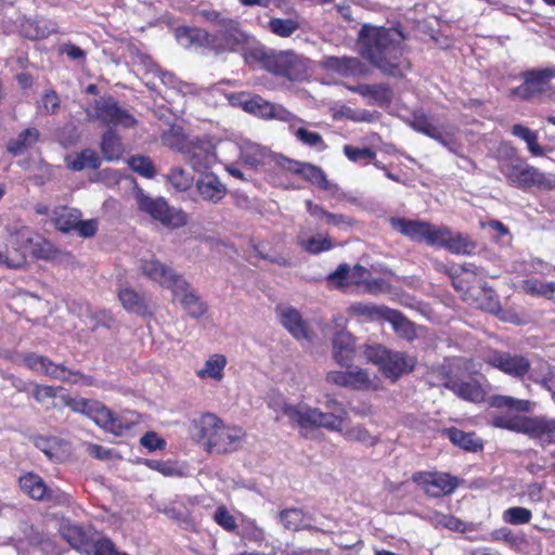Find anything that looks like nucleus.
<instances>
[{
    "mask_svg": "<svg viewBox=\"0 0 555 555\" xmlns=\"http://www.w3.org/2000/svg\"><path fill=\"white\" fill-rule=\"evenodd\" d=\"M344 153L351 162H359L361 159H374L376 157V153L369 147L359 149L351 145H345Z\"/></svg>",
    "mask_w": 555,
    "mask_h": 555,
    "instance_id": "nucleus-64",
    "label": "nucleus"
},
{
    "mask_svg": "<svg viewBox=\"0 0 555 555\" xmlns=\"http://www.w3.org/2000/svg\"><path fill=\"white\" fill-rule=\"evenodd\" d=\"M139 269L144 276L163 287L171 289V292L185 289L186 281L184 278L154 257L142 259Z\"/></svg>",
    "mask_w": 555,
    "mask_h": 555,
    "instance_id": "nucleus-15",
    "label": "nucleus"
},
{
    "mask_svg": "<svg viewBox=\"0 0 555 555\" xmlns=\"http://www.w3.org/2000/svg\"><path fill=\"white\" fill-rule=\"evenodd\" d=\"M347 387L357 390L375 389L376 385L373 379L370 378L369 373L363 369H357L354 371H348Z\"/></svg>",
    "mask_w": 555,
    "mask_h": 555,
    "instance_id": "nucleus-52",
    "label": "nucleus"
},
{
    "mask_svg": "<svg viewBox=\"0 0 555 555\" xmlns=\"http://www.w3.org/2000/svg\"><path fill=\"white\" fill-rule=\"evenodd\" d=\"M267 70L292 81L301 80L309 70L308 60L292 51L272 53L267 63Z\"/></svg>",
    "mask_w": 555,
    "mask_h": 555,
    "instance_id": "nucleus-13",
    "label": "nucleus"
},
{
    "mask_svg": "<svg viewBox=\"0 0 555 555\" xmlns=\"http://www.w3.org/2000/svg\"><path fill=\"white\" fill-rule=\"evenodd\" d=\"M386 321H388L393 330L401 336L411 339L414 335L413 324L406 320L399 311L390 309L387 312Z\"/></svg>",
    "mask_w": 555,
    "mask_h": 555,
    "instance_id": "nucleus-50",
    "label": "nucleus"
},
{
    "mask_svg": "<svg viewBox=\"0 0 555 555\" xmlns=\"http://www.w3.org/2000/svg\"><path fill=\"white\" fill-rule=\"evenodd\" d=\"M390 223L396 231L408 236L412 241L422 242L436 247L441 227L434 225L425 221L404 218H391Z\"/></svg>",
    "mask_w": 555,
    "mask_h": 555,
    "instance_id": "nucleus-16",
    "label": "nucleus"
},
{
    "mask_svg": "<svg viewBox=\"0 0 555 555\" xmlns=\"http://www.w3.org/2000/svg\"><path fill=\"white\" fill-rule=\"evenodd\" d=\"M98 426L116 436L130 428V425L122 417L116 416L108 408L96 401L88 415Z\"/></svg>",
    "mask_w": 555,
    "mask_h": 555,
    "instance_id": "nucleus-20",
    "label": "nucleus"
},
{
    "mask_svg": "<svg viewBox=\"0 0 555 555\" xmlns=\"http://www.w3.org/2000/svg\"><path fill=\"white\" fill-rule=\"evenodd\" d=\"M298 27V23L292 18H271L268 22V28L280 37H289Z\"/></svg>",
    "mask_w": 555,
    "mask_h": 555,
    "instance_id": "nucleus-56",
    "label": "nucleus"
},
{
    "mask_svg": "<svg viewBox=\"0 0 555 555\" xmlns=\"http://www.w3.org/2000/svg\"><path fill=\"white\" fill-rule=\"evenodd\" d=\"M63 537L81 554L91 555V537L90 534L78 525H68L63 529Z\"/></svg>",
    "mask_w": 555,
    "mask_h": 555,
    "instance_id": "nucleus-29",
    "label": "nucleus"
},
{
    "mask_svg": "<svg viewBox=\"0 0 555 555\" xmlns=\"http://www.w3.org/2000/svg\"><path fill=\"white\" fill-rule=\"evenodd\" d=\"M190 139H186L181 132L180 128H170L168 131L164 132L162 135L163 145L178 151L183 154V150L185 145L189 143Z\"/></svg>",
    "mask_w": 555,
    "mask_h": 555,
    "instance_id": "nucleus-54",
    "label": "nucleus"
},
{
    "mask_svg": "<svg viewBox=\"0 0 555 555\" xmlns=\"http://www.w3.org/2000/svg\"><path fill=\"white\" fill-rule=\"evenodd\" d=\"M35 444L47 455L49 460H59V455L56 453L59 443L56 438L39 437L35 440Z\"/></svg>",
    "mask_w": 555,
    "mask_h": 555,
    "instance_id": "nucleus-63",
    "label": "nucleus"
},
{
    "mask_svg": "<svg viewBox=\"0 0 555 555\" xmlns=\"http://www.w3.org/2000/svg\"><path fill=\"white\" fill-rule=\"evenodd\" d=\"M175 298L179 299L183 309L190 317L198 319L207 311V306L201 298L190 289V284L186 282L185 289L180 292H172Z\"/></svg>",
    "mask_w": 555,
    "mask_h": 555,
    "instance_id": "nucleus-28",
    "label": "nucleus"
},
{
    "mask_svg": "<svg viewBox=\"0 0 555 555\" xmlns=\"http://www.w3.org/2000/svg\"><path fill=\"white\" fill-rule=\"evenodd\" d=\"M29 253L37 258L49 259L53 256L54 248L49 241L34 234V240L33 244L30 245Z\"/></svg>",
    "mask_w": 555,
    "mask_h": 555,
    "instance_id": "nucleus-61",
    "label": "nucleus"
},
{
    "mask_svg": "<svg viewBox=\"0 0 555 555\" xmlns=\"http://www.w3.org/2000/svg\"><path fill=\"white\" fill-rule=\"evenodd\" d=\"M8 243L3 249V266L10 269L22 268L27 260L34 232L27 227L8 228Z\"/></svg>",
    "mask_w": 555,
    "mask_h": 555,
    "instance_id": "nucleus-11",
    "label": "nucleus"
},
{
    "mask_svg": "<svg viewBox=\"0 0 555 555\" xmlns=\"http://www.w3.org/2000/svg\"><path fill=\"white\" fill-rule=\"evenodd\" d=\"M487 362L503 373L522 379L531 367L528 358L521 354L495 351L488 357Z\"/></svg>",
    "mask_w": 555,
    "mask_h": 555,
    "instance_id": "nucleus-18",
    "label": "nucleus"
},
{
    "mask_svg": "<svg viewBox=\"0 0 555 555\" xmlns=\"http://www.w3.org/2000/svg\"><path fill=\"white\" fill-rule=\"evenodd\" d=\"M24 363L29 370L63 383L82 384L85 386H91L93 384L91 376L85 375L79 371H72L37 353L26 354L24 357Z\"/></svg>",
    "mask_w": 555,
    "mask_h": 555,
    "instance_id": "nucleus-9",
    "label": "nucleus"
},
{
    "mask_svg": "<svg viewBox=\"0 0 555 555\" xmlns=\"http://www.w3.org/2000/svg\"><path fill=\"white\" fill-rule=\"evenodd\" d=\"M354 340L349 332L338 331L333 338V357L341 366H348L353 359Z\"/></svg>",
    "mask_w": 555,
    "mask_h": 555,
    "instance_id": "nucleus-24",
    "label": "nucleus"
},
{
    "mask_svg": "<svg viewBox=\"0 0 555 555\" xmlns=\"http://www.w3.org/2000/svg\"><path fill=\"white\" fill-rule=\"evenodd\" d=\"M40 133L36 128H27L16 139L9 141L7 150L10 154L18 156L31 149L39 141Z\"/></svg>",
    "mask_w": 555,
    "mask_h": 555,
    "instance_id": "nucleus-35",
    "label": "nucleus"
},
{
    "mask_svg": "<svg viewBox=\"0 0 555 555\" xmlns=\"http://www.w3.org/2000/svg\"><path fill=\"white\" fill-rule=\"evenodd\" d=\"M79 218H81V212L76 208L67 206L56 207L52 211V222L62 232L75 230Z\"/></svg>",
    "mask_w": 555,
    "mask_h": 555,
    "instance_id": "nucleus-31",
    "label": "nucleus"
},
{
    "mask_svg": "<svg viewBox=\"0 0 555 555\" xmlns=\"http://www.w3.org/2000/svg\"><path fill=\"white\" fill-rule=\"evenodd\" d=\"M207 18L215 25V33L210 34L209 48L217 53H240L247 43L249 34L241 28L237 21L223 17L218 12L207 13Z\"/></svg>",
    "mask_w": 555,
    "mask_h": 555,
    "instance_id": "nucleus-5",
    "label": "nucleus"
},
{
    "mask_svg": "<svg viewBox=\"0 0 555 555\" xmlns=\"http://www.w3.org/2000/svg\"><path fill=\"white\" fill-rule=\"evenodd\" d=\"M186 163L195 171L210 168L217 162L216 146L210 139H190L183 150Z\"/></svg>",
    "mask_w": 555,
    "mask_h": 555,
    "instance_id": "nucleus-17",
    "label": "nucleus"
},
{
    "mask_svg": "<svg viewBox=\"0 0 555 555\" xmlns=\"http://www.w3.org/2000/svg\"><path fill=\"white\" fill-rule=\"evenodd\" d=\"M279 520L286 530L291 531H298L308 527L304 512L295 507L281 511Z\"/></svg>",
    "mask_w": 555,
    "mask_h": 555,
    "instance_id": "nucleus-42",
    "label": "nucleus"
},
{
    "mask_svg": "<svg viewBox=\"0 0 555 555\" xmlns=\"http://www.w3.org/2000/svg\"><path fill=\"white\" fill-rule=\"evenodd\" d=\"M350 90L354 93L362 95L363 98H367L372 103L378 105L389 104L392 100L391 89L384 83H363L350 88Z\"/></svg>",
    "mask_w": 555,
    "mask_h": 555,
    "instance_id": "nucleus-27",
    "label": "nucleus"
},
{
    "mask_svg": "<svg viewBox=\"0 0 555 555\" xmlns=\"http://www.w3.org/2000/svg\"><path fill=\"white\" fill-rule=\"evenodd\" d=\"M492 405L496 408H508L519 412H529L531 402L528 400L516 399L509 396H496L492 400Z\"/></svg>",
    "mask_w": 555,
    "mask_h": 555,
    "instance_id": "nucleus-58",
    "label": "nucleus"
},
{
    "mask_svg": "<svg viewBox=\"0 0 555 555\" xmlns=\"http://www.w3.org/2000/svg\"><path fill=\"white\" fill-rule=\"evenodd\" d=\"M359 64L360 63L357 59L347 56H327L323 60V66L326 69L336 72L341 76H350L354 74Z\"/></svg>",
    "mask_w": 555,
    "mask_h": 555,
    "instance_id": "nucleus-39",
    "label": "nucleus"
},
{
    "mask_svg": "<svg viewBox=\"0 0 555 555\" xmlns=\"http://www.w3.org/2000/svg\"><path fill=\"white\" fill-rule=\"evenodd\" d=\"M67 167L74 171H81L83 169H96L101 165L98 154L90 149L81 151L74 157L66 158Z\"/></svg>",
    "mask_w": 555,
    "mask_h": 555,
    "instance_id": "nucleus-37",
    "label": "nucleus"
},
{
    "mask_svg": "<svg viewBox=\"0 0 555 555\" xmlns=\"http://www.w3.org/2000/svg\"><path fill=\"white\" fill-rule=\"evenodd\" d=\"M444 434L450 441L466 451L476 452L482 448V443L473 433H465L457 428H448Z\"/></svg>",
    "mask_w": 555,
    "mask_h": 555,
    "instance_id": "nucleus-36",
    "label": "nucleus"
},
{
    "mask_svg": "<svg viewBox=\"0 0 555 555\" xmlns=\"http://www.w3.org/2000/svg\"><path fill=\"white\" fill-rule=\"evenodd\" d=\"M196 190L201 198L205 202L217 204L227 194V186L221 182L218 176L207 172L201 176L196 183Z\"/></svg>",
    "mask_w": 555,
    "mask_h": 555,
    "instance_id": "nucleus-21",
    "label": "nucleus"
},
{
    "mask_svg": "<svg viewBox=\"0 0 555 555\" xmlns=\"http://www.w3.org/2000/svg\"><path fill=\"white\" fill-rule=\"evenodd\" d=\"M214 519L220 527L228 531H235L238 527L233 515H231L224 506H219L216 509Z\"/></svg>",
    "mask_w": 555,
    "mask_h": 555,
    "instance_id": "nucleus-62",
    "label": "nucleus"
},
{
    "mask_svg": "<svg viewBox=\"0 0 555 555\" xmlns=\"http://www.w3.org/2000/svg\"><path fill=\"white\" fill-rule=\"evenodd\" d=\"M493 425L533 438L555 437V418L544 416H498L493 420Z\"/></svg>",
    "mask_w": 555,
    "mask_h": 555,
    "instance_id": "nucleus-10",
    "label": "nucleus"
},
{
    "mask_svg": "<svg viewBox=\"0 0 555 555\" xmlns=\"http://www.w3.org/2000/svg\"><path fill=\"white\" fill-rule=\"evenodd\" d=\"M524 82L514 89V94L524 100L541 99L552 91L555 67L533 68L522 74Z\"/></svg>",
    "mask_w": 555,
    "mask_h": 555,
    "instance_id": "nucleus-12",
    "label": "nucleus"
},
{
    "mask_svg": "<svg viewBox=\"0 0 555 555\" xmlns=\"http://www.w3.org/2000/svg\"><path fill=\"white\" fill-rule=\"evenodd\" d=\"M280 320L283 326L297 340H311V334L306 322L302 320L298 310L286 307L280 310Z\"/></svg>",
    "mask_w": 555,
    "mask_h": 555,
    "instance_id": "nucleus-23",
    "label": "nucleus"
},
{
    "mask_svg": "<svg viewBox=\"0 0 555 555\" xmlns=\"http://www.w3.org/2000/svg\"><path fill=\"white\" fill-rule=\"evenodd\" d=\"M350 311L357 315L369 317L371 319H384L387 318V312L390 308L385 306H375L372 304L358 302L350 307Z\"/></svg>",
    "mask_w": 555,
    "mask_h": 555,
    "instance_id": "nucleus-53",
    "label": "nucleus"
},
{
    "mask_svg": "<svg viewBox=\"0 0 555 555\" xmlns=\"http://www.w3.org/2000/svg\"><path fill=\"white\" fill-rule=\"evenodd\" d=\"M190 435L193 440L204 444L207 451L221 454L241 448L245 431L238 426L224 424L214 413H204L192 421Z\"/></svg>",
    "mask_w": 555,
    "mask_h": 555,
    "instance_id": "nucleus-2",
    "label": "nucleus"
},
{
    "mask_svg": "<svg viewBox=\"0 0 555 555\" xmlns=\"http://www.w3.org/2000/svg\"><path fill=\"white\" fill-rule=\"evenodd\" d=\"M86 115L90 121H100L106 126L132 127L135 118L117 101L112 98H100L90 103L86 108Z\"/></svg>",
    "mask_w": 555,
    "mask_h": 555,
    "instance_id": "nucleus-8",
    "label": "nucleus"
},
{
    "mask_svg": "<svg viewBox=\"0 0 555 555\" xmlns=\"http://www.w3.org/2000/svg\"><path fill=\"white\" fill-rule=\"evenodd\" d=\"M520 288L528 295L551 299L555 293V282L543 283L535 279H528L521 281Z\"/></svg>",
    "mask_w": 555,
    "mask_h": 555,
    "instance_id": "nucleus-44",
    "label": "nucleus"
},
{
    "mask_svg": "<svg viewBox=\"0 0 555 555\" xmlns=\"http://www.w3.org/2000/svg\"><path fill=\"white\" fill-rule=\"evenodd\" d=\"M267 156V150L255 143H245L241 147V158L243 163L251 168L263 164Z\"/></svg>",
    "mask_w": 555,
    "mask_h": 555,
    "instance_id": "nucleus-46",
    "label": "nucleus"
},
{
    "mask_svg": "<svg viewBox=\"0 0 555 555\" xmlns=\"http://www.w3.org/2000/svg\"><path fill=\"white\" fill-rule=\"evenodd\" d=\"M272 103L266 101L259 95H250L242 102L246 112L258 115L262 118H269L272 112Z\"/></svg>",
    "mask_w": 555,
    "mask_h": 555,
    "instance_id": "nucleus-49",
    "label": "nucleus"
},
{
    "mask_svg": "<svg viewBox=\"0 0 555 555\" xmlns=\"http://www.w3.org/2000/svg\"><path fill=\"white\" fill-rule=\"evenodd\" d=\"M412 481L431 498L449 495L460 485L457 477L443 472H416L412 475Z\"/></svg>",
    "mask_w": 555,
    "mask_h": 555,
    "instance_id": "nucleus-14",
    "label": "nucleus"
},
{
    "mask_svg": "<svg viewBox=\"0 0 555 555\" xmlns=\"http://www.w3.org/2000/svg\"><path fill=\"white\" fill-rule=\"evenodd\" d=\"M270 405L287 416L293 424H296L301 434L315 427H323L333 431L343 430V416L336 413L322 412L318 408L309 406L305 403L292 405L283 398H278L270 402Z\"/></svg>",
    "mask_w": 555,
    "mask_h": 555,
    "instance_id": "nucleus-3",
    "label": "nucleus"
},
{
    "mask_svg": "<svg viewBox=\"0 0 555 555\" xmlns=\"http://www.w3.org/2000/svg\"><path fill=\"white\" fill-rule=\"evenodd\" d=\"M101 150L103 156L107 160L118 159L124 153V147L120 138L115 133L114 130L108 129L104 132L101 142Z\"/></svg>",
    "mask_w": 555,
    "mask_h": 555,
    "instance_id": "nucleus-41",
    "label": "nucleus"
},
{
    "mask_svg": "<svg viewBox=\"0 0 555 555\" xmlns=\"http://www.w3.org/2000/svg\"><path fill=\"white\" fill-rule=\"evenodd\" d=\"M118 299L122 307L130 312L143 313L146 310L144 298L132 288L120 289Z\"/></svg>",
    "mask_w": 555,
    "mask_h": 555,
    "instance_id": "nucleus-43",
    "label": "nucleus"
},
{
    "mask_svg": "<svg viewBox=\"0 0 555 555\" xmlns=\"http://www.w3.org/2000/svg\"><path fill=\"white\" fill-rule=\"evenodd\" d=\"M130 168L145 178H153L155 176V168L151 159L146 156L135 155L128 159Z\"/></svg>",
    "mask_w": 555,
    "mask_h": 555,
    "instance_id": "nucleus-60",
    "label": "nucleus"
},
{
    "mask_svg": "<svg viewBox=\"0 0 555 555\" xmlns=\"http://www.w3.org/2000/svg\"><path fill=\"white\" fill-rule=\"evenodd\" d=\"M306 209L311 217L318 220L324 221L326 224L334 225L337 228H344L350 224V220L347 216L341 214H332L325 210L322 206L314 204L312 201L307 199L305 202Z\"/></svg>",
    "mask_w": 555,
    "mask_h": 555,
    "instance_id": "nucleus-34",
    "label": "nucleus"
},
{
    "mask_svg": "<svg viewBox=\"0 0 555 555\" xmlns=\"http://www.w3.org/2000/svg\"><path fill=\"white\" fill-rule=\"evenodd\" d=\"M227 364V359L222 354H214L206 362L202 370L197 371V376L201 378L210 377L220 380L223 376V370Z\"/></svg>",
    "mask_w": 555,
    "mask_h": 555,
    "instance_id": "nucleus-45",
    "label": "nucleus"
},
{
    "mask_svg": "<svg viewBox=\"0 0 555 555\" xmlns=\"http://www.w3.org/2000/svg\"><path fill=\"white\" fill-rule=\"evenodd\" d=\"M343 436L350 441L360 442L364 446H375L378 441L377 437L373 436L363 425H354L347 428Z\"/></svg>",
    "mask_w": 555,
    "mask_h": 555,
    "instance_id": "nucleus-51",
    "label": "nucleus"
},
{
    "mask_svg": "<svg viewBox=\"0 0 555 555\" xmlns=\"http://www.w3.org/2000/svg\"><path fill=\"white\" fill-rule=\"evenodd\" d=\"M21 489L35 500L50 499L51 493L42 478L36 474L28 473L20 478Z\"/></svg>",
    "mask_w": 555,
    "mask_h": 555,
    "instance_id": "nucleus-33",
    "label": "nucleus"
},
{
    "mask_svg": "<svg viewBox=\"0 0 555 555\" xmlns=\"http://www.w3.org/2000/svg\"><path fill=\"white\" fill-rule=\"evenodd\" d=\"M364 356L370 362L377 364L386 377L393 380L411 372L416 363L414 357L405 352L388 350L380 345L366 346Z\"/></svg>",
    "mask_w": 555,
    "mask_h": 555,
    "instance_id": "nucleus-7",
    "label": "nucleus"
},
{
    "mask_svg": "<svg viewBox=\"0 0 555 555\" xmlns=\"http://www.w3.org/2000/svg\"><path fill=\"white\" fill-rule=\"evenodd\" d=\"M23 27L25 36L33 40L47 38L57 33L56 23L43 17L27 20Z\"/></svg>",
    "mask_w": 555,
    "mask_h": 555,
    "instance_id": "nucleus-32",
    "label": "nucleus"
},
{
    "mask_svg": "<svg viewBox=\"0 0 555 555\" xmlns=\"http://www.w3.org/2000/svg\"><path fill=\"white\" fill-rule=\"evenodd\" d=\"M238 528V534L250 542L261 543L264 538V530L254 519L243 518Z\"/></svg>",
    "mask_w": 555,
    "mask_h": 555,
    "instance_id": "nucleus-48",
    "label": "nucleus"
},
{
    "mask_svg": "<svg viewBox=\"0 0 555 555\" xmlns=\"http://www.w3.org/2000/svg\"><path fill=\"white\" fill-rule=\"evenodd\" d=\"M430 522L436 528L442 527L455 532H465L467 530L466 522L453 515H448L440 512H434L430 515Z\"/></svg>",
    "mask_w": 555,
    "mask_h": 555,
    "instance_id": "nucleus-47",
    "label": "nucleus"
},
{
    "mask_svg": "<svg viewBox=\"0 0 555 555\" xmlns=\"http://www.w3.org/2000/svg\"><path fill=\"white\" fill-rule=\"evenodd\" d=\"M403 33L397 28L363 25L359 33L361 54L382 72L397 76L398 60L403 54Z\"/></svg>",
    "mask_w": 555,
    "mask_h": 555,
    "instance_id": "nucleus-1",
    "label": "nucleus"
},
{
    "mask_svg": "<svg viewBox=\"0 0 555 555\" xmlns=\"http://www.w3.org/2000/svg\"><path fill=\"white\" fill-rule=\"evenodd\" d=\"M168 182L180 192L189 190L193 184V177L184 169L176 167L167 175Z\"/></svg>",
    "mask_w": 555,
    "mask_h": 555,
    "instance_id": "nucleus-55",
    "label": "nucleus"
},
{
    "mask_svg": "<svg viewBox=\"0 0 555 555\" xmlns=\"http://www.w3.org/2000/svg\"><path fill=\"white\" fill-rule=\"evenodd\" d=\"M296 139L308 145L310 147H314L319 151H323L326 149V145L320 133L310 131L306 128H298L294 132Z\"/></svg>",
    "mask_w": 555,
    "mask_h": 555,
    "instance_id": "nucleus-59",
    "label": "nucleus"
},
{
    "mask_svg": "<svg viewBox=\"0 0 555 555\" xmlns=\"http://www.w3.org/2000/svg\"><path fill=\"white\" fill-rule=\"evenodd\" d=\"M436 247L444 248L454 255H473L477 247L468 234L454 232L448 227H441Z\"/></svg>",
    "mask_w": 555,
    "mask_h": 555,
    "instance_id": "nucleus-19",
    "label": "nucleus"
},
{
    "mask_svg": "<svg viewBox=\"0 0 555 555\" xmlns=\"http://www.w3.org/2000/svg\"><path fill=\"white\" fill-rule=\"evenodd\" d=\"M210 34L202 28L179 27L176 30V39L183 48H209Z\"/></svg>",
    "mask_w": 555,
    "mask_h": 555,
    "instance_id": "nucleus-26",
    "label": "nucleus"
},
{
    "mask_svg": "<svg viewBox=\"0 0 555 555\" xmlns=\"http://www.w3.org/2000/svg\"><path fill=\"white\" fill-rule=\"evenodd\" d=\"M300 176L322 190L336 191L337 186L330 183L325 172L318 166L304 163Z\"/></svg>",
    "mask_w": 555,
    "mask_h": 555,
    "instance_id": "nucleus-40",
    "label": "nucleus"
},
{
    "mask_svg": "<svg viewBox=\"0 0 555 555\" xmlns=\"http://www.w3.org/2000/svg\"><path fill=\"white\" fill-rule=\"evenodd\" d=\"M135 202L140 211L170 229L184 227L189 217L180 208L171 207L163 197H151L142 189L134 192Z\"/></svg>",
    "mask_w": 555,
    "mask_h": 555,
    "instance_id": "nucleus-6",
    "label": "nucleus"
},
{
    "mask_svg": "<svg viewBox=\"0 0 555 555\" xmlns=\"http://www.w3.org/2000/svg\"><path fill=\"white\" fill-rule=\"evenodd\" d=\"M531 518V511L522 506H513L503 513V520L511 525H525L528 524Z\"/></svg>",
    "mask_w": 555,
    "mask_h": 555,
    "instance_id": "nucleus-57",
    "label": "nucleus"
},
{
    "mask_svg": "<svg viewBox=\"0 0 555 555\" xmlns=\"http://www.w3.org/2000/svg\"><path fill=\"white\" fill-rule=\"evenodd\" d=\"M512 134L519 138L527 144L529 153L533 156H543L547 149L541 146L538 142V133L522 125H514Z\"/></svg>",
    "mask_w": 555,
    "mask_h": 555,
    "instance_id": "nucleus-38",
    "label": "nucleus"
},
{
    "mask_svg": "<svg viewBox=\"0 0 555 555\" xmlns=\"http://www.w3.org/2000/svg\"><path fill=\"white\" fill-rule=\"evenodd\" d=\"M500 172L507 183L517 189L537 188L540 191L555 190V175L545 173L518 157L500 160Z\"/></svg>",
    "mask_w": 555,
    "mask_h": 555,
    "instance_id": "nucleus-4",
    "label": "nucleus"
},
{
    "mask_svg": "<svg viewBox=\"0 0 555 555\" xmlns=\"http://www.w3.org/2000/svg\"><path fill=\"white\" fill-rule=\"evenodd\" d=\"M245 62L249 65L259 64L267 69L268 60L272 53H268L264 46L257 41L253 36H248L247 43L240 51Z\"/></svg>",
    "mask_w": 555,
    "mask_h": 555,
    "instance_id": "nucleus-30",
    "label": "nucleus"
},
{
    "mask_svg": "<svg viewBox=\"0 0 555 555\" xmlns=\"http://www.w3.org/2000/svg\"><path fill=\"white\" fill-rule=\"evenodd\" d=\"M297 245L310 255H319L331 250L334 245L327 234H310V230L301 227L296 235Z\"/></svg>",
    "mask_w": 555,
    "mask_h": 555,
    "instance_id": "nucleus-22",
    "label": "nucleus"
},
{
    "mask_svg": "<svg viewBox=\"0 0 555 555\" xmlns=\"http://www.w3.org/2000/svg\"><path fill=\"white\" fill-rule=\"evenodd\" d=\"M444 386L466 401L481 402L485 398V391L482 387L475 379H450L446 383Z\"/></svg>",
    "mask_w": 555,
    "mask_h": 555,
    "instance_id": "nucleus-25",
    "label": "nucleus"
}]
</instances>
